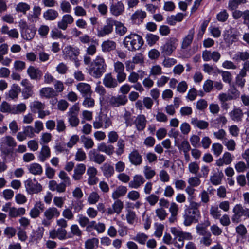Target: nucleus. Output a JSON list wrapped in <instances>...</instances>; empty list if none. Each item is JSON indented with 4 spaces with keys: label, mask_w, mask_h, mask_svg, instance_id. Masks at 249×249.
Masks as SVG:
<instances>
[{
    "label": "nucleus",
    "mask_w": 249,
    "mask_h": 249,
    "mask_svg": "<svg viewBox=\"0 0 249 249\" xmlns=\"http://www.w3.org/2000/svg\"><path fill=\"white\" fill-rule=\"evenodd\" d=\"M155 117L156 121L160 123H166L168 120L167 116L160 109L158 110Z\"/></svg>",
    "instance_id": "0e129e2a"
},
{
    "label": "nucleus",
    "mask_w": 249,
    "mask_h": 249,
    "mask_svg": "<svg viewBox=\"0 0 249 249\" xmlns=\"http://www.w3.org/2000/svg\"><path fill=\"white\" fill-rule=\"evenodd\" d=\"M148 238V235L143 232H138L132 239L140 245H144Z\"/></svg>",
    "instance_id": "a18cd8bd"
},
{
    "label": "nucleus",
    "mask_w": 249,
    "mask_h": 249,
    "mask_svg": "<svg viewBox=\"0 0 249 249\" xmlns=\"http://www.w3.org/2000/svg\"><path fill=\"white\" fill-rule=\"evenodd\" d=\"M17 144L15 139L10 135L3 137L0 140V150L2 153L7 155L13 153Z\"/></svg>",
    "instance_id": "7ed1b4c3"
},
{
    "label": "nucleus",
    "mask_w": 249,
    "mask_h": 249,
    "mask_svg": "<svg viewBox=\"0 0 249 249\" xmlns=\"http://www.w3.org/2000/svg\"><path fill=\"white\" fill-rule=\"evenodd\" d=\"M128 101L125 96L118 95L111 96L108 100L109 105L113 107H119L124 105Z\"/></svg>",
    "instance_id": "4468645a"
},
{
    "label": "nucleus",
    "mask_w": 249,
    "mask_h": 249,
    "mask_svg": "<svg viewBox=\"0 0 249 249\" xmlns=\"http://www.w3.org/2000/svg\"><path fill=\"white\" fill-rule=\"evenodd\" d=\"M86 169V165L84 164L79 163L77 164L74 169L72 178L75 180H80L83 175L85 173Z\"/></svg>",
    "instance_id": "cd10ccee"
},
{
    "label": "nucleus",
    "mask_w": 249,
    "mask_h": 249,
    "mask_svg": "<svg viewBox=\"0 0 249 249\" xmlns=\"http://www.w3.org/2000/svg\"><path fill=\"white\" fill-rule=\"evenodd\" d=\"M44 205L41 201L36 202L34 207L30 211L29 215L32 218L38 217L41 212L44 210Z\"/></svg>",
    "instance_id": "412c9836"
},
{
    "label": "nucleus",
    "mask_w": 249,
    "mask_h": 249,
    "mask_svg": "<svg viewBox=\"0 0 249 249\" xmlns=\"http://www.w3.org/2000/svg\"><path fill=\"white\" fill-rule=\"evenodd\" d=\"M82 142L83 143L84 147L87 149H91L94 145L93 140L89 137L82 136L81 137Z\"/></svg>",
    "instance_id": "4d7b16f0"
},
{
    "label": "nucleus",
    "mask_w": 249,
    "mask_h": 249,
    "mask_svg": "<svg viewBox=\"0 0 249 249\" xmlns=\"http://www.w3.org/2000/svg\"><path fill=\"white\" fill-rule=\"evenodd\" d=\"M60 7L63 13H70L72 10V7L70 2L65 0H63L60 3Z\"/></svg>",
    "instance_id": "774afa93"
},
{
    "label": "nucleus",
    "mask_w": 249,
    "mask_h": 249,
    "mask_svg": "<svg viewBox=\"0 0 249 249\" xmlns=\"http://www.w3.org/2000/svg\"><path fill=\"white\" fill-rule=\"evenodd\" d=\"M128 158L130 163L135 166L140 165L142 161V156L136 150H134L129 153Z\"/></svg>",
    "instance_id": "b1692460"
},
{
    "label": "nucleus",
    "mask_w": 249,
    "mask_h": 249,
    "mask_svg": "<svg viewBox=\"0 0 249 249\" xmlns=\"http://www.w3.org/2000/svg\"><path fill=\"white\" fill-rule=\"evenodd\" d=\"M107 65L102 56H97L91 63L89 69V73L95 78H100L106 71Z\"/></svg>",
    "instance_id": "f03ea898"
},
{
    "label": "nucleus",
    "mask_w": 249,
    "mask_h": 249,
    "mask_svg": "<svg viewBox=\"0 0 249 249\" xmlns=\"http://www.w3.org/2000/svg\"><path fill=\"white\" fill-rule=\"evenodd\" d=\"M144 177L141 175H135L132 180L129 182V187L131 188L138 189L145 182Z\"/></svg>",
    "instance_id": "bb28decb"
},
{
    "label": "nucleus",
    "mask_w": 249,
    "mask_h": 249,
    "mask_svg": "<svg viewBox=\"0 0 249 249\" xmlns=\"http://www.w3.org/2000/svg\"><path fill=\"white\" fill-rule=\"evenodd\" d=\"M67 186L60 182L57 183L55 180H52L49 182L48 187L52 191H56L59 193H64Z\"/></svg>",
    "instance_id": "a878e982"
},
{
    "label": "nucleus",
    "mask_w": 249,
    "mask_h": 249,
    "mask_svg": "<svg viewBox=\"0 0 249 249\" xmlns=\"http://www.w3.org/2000/svg\"><path fill=\"white\" fill-rule=\"evenodd\" d=\"M27 72L30 78L35 80H40L42 75L41 71L38 68L32 66L29 67Z\"/></svg>",
    "instance_id": "c85d7f7f"
},
{
    "label": "nucleus",
    "mask_w": 249,
    "mask_h": 249,
    "mask_svg": "<svg viewBox=\"0 0 249 249\" xmlns=\"http://www.w3.org/2000/svg\"><path fill=\"white\" fill-rule=\"evenodd\" d=\"M223 144L229 151H234L235 149L236 143L233 139H228L227 138L222 142Z\"/></svg>",
    "instance_id": "052dcab7"
},
{
    "label": "nucleus",
    "mask_w": 249,
    "mask_h": 249,
    "mask_svg": "<svg viewBox=\"0 0 249 249\" xmlns=\"http://www.w3.org/2000/svg\"><path fill=\"white\" fill-rule=\"evenodd\" d=\"M124 208V203L120 199L115 200V201L112 204L111 207L108 208L107 210V213L108 214H113L116 213L120 214Z\"/></svg>",
    "instance_id": "a211bd4d"
},
{
    "label": "nucleus",
    "mask_w": 249,
    "mask_h": 249,
    "mask_svg": "<svg viewBox=\"0 0 249 249\" xmlns=\"http://www.w3.org/2000/svg\"><path fill=\"white\" fill-rule=\"evenodd\" d=\"M202 57L204 61L212 60L217 62L220 59L221 54L218 51L205 50L202 52Z\"/></svg>",
    "instance_id": "f8f14e48"
},
{
    "label": "nucleus",
    "mask_w": 249,
    "mask_h": 249,
    "mask_svg": "<svg viewBox=\"0 0 249 249\" xmlns=\"http://www.w3.org/2000/svg\"><path fill=\"white\" fill-rule=\"evenodd\" d=\"M76 89L83 97L90 96L92 93L91 86L86 83L81 82L77 84Z\"/></svg>",
    "instance_id": "f3484780"
},
{
    "label": "nucleus",
    "mask_w": 249,
    "mask_h": 249,
    "mask_svg": "<svg viewBox=\"0 0 249 249\" xmlns=\"http://www.w3.org/2000/svg\"><path fill=\"white\" fill-rule=\"evenodd\" d=\"M247 2V0H229L228 8L229 10L233 11L236 9L239 5L245 4Z\"/></svg>",
    "instance_id": "09e8293b"
},
{
    "label": "nucleus",
    "mask_w": 249,
    "mask_h": 249,
    "mask_svg": "<svg viewBox=\"0 0 249 249\" xmlns=\"http://www.w3.org/2000/svg\"><path fill=\"white\" fill-rule=\"evenodd\" d=\"M112 124V122L109 118L105 115H99L95 118L93 123L94 128L99 129L103 128L106 129Z\"/></svg>",
    "instance_id": "9d476101"
},
{
    "label": "nucleus",
    "mask_w": 249,
    "mask_h": 249,
    "mask_svg": "<svg viewBox=\"0 0 249 249\" xmlns=\"http://www.w3.org/2000/svg\"><path fill=\"white\" fill-rule=\"evenodd\" d=\"M147 14L142 10H136L131 16L130 19L135 24H140L143 22L146 17Z\"/></svg>",
    "instance_id": "393cba45"
},
{
    "label": "nucleus",
    "mask_w": 249,
    "mask_h": 249,
    "mask_svg": "<svg viewBox=\"0 0 249 249\" xmlns=\"http://www.w3.org/2000/svg\"><path fill=\"white\" fill-rule=\"evenodd\" d=\"M147 120L144 115H138L134 121L136 129L139 131H142L146 127Z\"/></svg>",
    "instance_id": "7c9ffc66"
},
{
    "label": "nucleus",
    "mask_w": 249,
    "mask_h": 249,
    "mask_svg": "<svg viewBox=\"0 0 249 249\" xmlns=\"http://www.w3.org/2000/svg\"><path fill=\"white\" fill-rule=\"evenodd\" d=\"M191 123L195 127H196L202 130L206 129L209 126V123L208 122L204 120H198L197 118H192Z\"/></svg>",
    "instance_id": "e433bc0d"
},
{
    "label": "nucleus",
    "mask_w": 249,
    "mask_h": 249,
    "mask_svg": "<svg viewBox=\"0 0 249 249\" xmlns=\"http://www.w3.org/2000/svg\"><path fill=\"white\" fill-rule=\"evenodd\" d=\"M143 174L147 179H151L155 176L156 172L151 167L145 166L143 168Z\"/></svg>",
    "instance_id": "13d9d810"
},
{
    "label": "nucleus",
    "mask_w": 249,
    "mask_h": 249,
    "mask_svg": "<svg viewBox=\"0 0 249 249\" xmlns=\"http://www.w3.org/2000/svg\"><path fill=\"white\" fill-rule=\"evenodd\" d=\"M58 12L53 9H50L43 13V17L46 20H54L58 16Z\"/></svg>",
    "instance_id": "ea45409f"
},
{
    "label": "nucleus",
    "mask_w": 249,
    "mask_h": 249,
    "mask_svg": "<svg viewBox=\"0 0 249 249\" xmlns=\"http://www.w3.org/2000/svg\"><path fill=\"white\" fill-rule=\"evenodd\" d=\"M58 177L62 180L61 183L64 184L66 186H69L71 185L70 178L64 171H61L59 172Z\"/></svg>",
    "instance_id": "680f3d73"
},
{
    "label": "nucleus",
    "mask_w": 249,
    "mask_h": 249,
    "mask_svg": "<svg viewBox=\"0 0 249 249\" xmlns=\"http://www.w3.org/2000/svg\"><path fill=\"white\" fill-rule=\"evenodd\" d=\"M249 59V53L247 52H237L234 55L232 59L237 62L240 61H246Z\"/></svg>",
    "instance_id": "49530a36"
},
{
    "label": "nucleus",
    "mask_w": 249,
    "mask_h": 249,
    "mask_svg": "<svg viewBox=\"0 0 249 249\" xmlns=\"http://www.w3.org/2000/svg\"><path fill=\"white\" fill-rule=\"evenodd\" d=\"M25 187L29 194H37L42 190V185L36 181V179H28L25 181Z\"/></svg>",
    "instance_id": "1a4fd4ad"
},
{
    "label": "nucleus",
    "mask_w": 249,
    "mask_h": 249,
    "mask_svg": "<svg viewBox=\"0 0 249 249\" xmlns=\"http://www.w3.org/2000/svg\"><path fill=\"white\" fill-rule=\"evenodd\" d=\"M56 129L58 133L65 132L66 129V125L63 119L57 118L56 119Z\"/></svg>",
    "instance_id": "e2e57ef3"
},
{
    "label": "nucleus",
    "mask_w": 249,
    "mask_h": 249,
    "mask_svg": "<svg viewBox=\"0 0 249 249\" xmlns=\"http://www.w3.org/2000/svg\"><path fill=\"white\" fill-rule=\"evenodd\" d=\"M33 86L31 85H27L23 89L22 94L24 99H27L29 97L32 96L33 94V91L32 90Z\"/></svg>",
    "instance_id": "338daca9"
},
{
    "label": "nucleus",
    "mask_w": 249,
    "mask_h": 249,
    "mask_svg": "<svg viewBox=\"0 0 249 249\" xmlns=\"http://www.w3.org/2000/svg\"><path fill=\"white\" fill-rule=\"evenodd\" d=\"M40 97L49 99L57 96V93L54 89L51 87H45L42 88L39 91Z\"/></svg>",
    "instance_id": "2f4dec72"
},
{
    "label": "nucleus",
    "mask_w": 249,
    "mask_h": 249,
    "mask_svg": "<svg viewBox=\"0 0 249 249\" xmlns=\"http://www.w3.org/2000/svg\"><path fill=\"white\" fill-rule=\"evenodd\" d=\"M103 83L106 87L110 89L115 88L118 86L116 79L113 77L111 73H107L105 75Z\"/></svg>",
    "instance_id": "4be33fe9"
},
{
    "label": "nucleus",
    "mask_w": 249,
    "mask_h": 249,
    "mask_svg": "<svg viewBox=\"0 0 249 249\" xmlns=\"http://www.w3.org/2000/svg\"><path fill=\"white\" fill-rule=\"evenodd\" d=\"M67 231L62 228L52 230L49 231V237L53 239L57 238L60 240H65L67 238Z\"/></svg>",
    "instance_id": "ddd939ff"
},
{
    "label": "nucleus",
    "mask_w": 249,
    "mask_h": 249,
    "mask_svg": "<svg viewBox=\"0 0 249 249\" xmlns=\"http://www.w3.org/2000/svg\"><path fill=\"white\" fill-rule=\"evenodd\" d=\"M229 115L231 119L233 121L240 122L242 120L244 113L240 108L236 107L230 112Z\"/></svg>",
    "instance_id": "72a5a7b5"
},
{
    "label": "nucleus",
    "mask_w": 249,
    "mask_h": 249,
    "mask_svg": "<svg viewBox=\"0 0 249 249\" xmlns=\"http://www.w3.org/2000/svg\"><path fill=\"white\" fill-rule=\"evenodd\" d=\"M109 11L111 14L118 17L122 15L124 12V5L122 1L118 0H109Z\"/></svg>",
    "instance_id": "0eeeda50"
},
{
    "label": "nucleus",
    "mask_w": 249,
    "mask_h": 249,
    "mask_svg": "<svg viewBox=\"0 0 249 249\" xmlns=\"http://www.w3.org/2000/svg\"><path fill=\"white\" fill-rule=\"evenodd\" d=\"M127 191V189L126 187L119 186L112 192L111 197L114 200L119 199V198L124 196Z\"/></svg>",
    "instance_id": "c9c22d12"
},
{
    "label": "nucleus",
    "mask_w": 249,
    "mask_h": 249,
    "mask_svg": "<svg viewBox=\"0 0 249 249\" xmlns=\"http://www.w3.org/2000/svg\"><path fill=\"white\" fill-rule=\"evenodd\" d=\"M164 57L162 65L165 68H171L177 63V60L174 58Z\"/></svg>",
    "instance_id": "69168bd1"
},
{
    "label": "nucleus",
    "mask_w": 249,
    "mask_h": 249,
    "mask_svg": "<svg viewBox=\"0 0 249 249\" xmlns=\"http://www.w3.org/2000/svg\"><path fill=\"white\" fill-rule=\"evenodd\" d=\"M26 210L23 207L17 208L15 207H11L9 215L11 217H16L25 214Z\"/></svg>",
    "instance_id": "c03bdc74"
},
{
    "label": "nucleus",
    "mask_w": 249,
    "mask_h": 249,
    "mask_svg": "<svg viewBox=\"0 0 249 249\" xmlns=\"http://www.w3.org/2000/svg\"><path fill=\"white\" fill-rule=\"evenodd\" d=\"M51 156V150L46 145H42L40 151L39 152L38 159L41 162H44Z\"/></svg>",
    "instance_id": "c756f323"
},
{
    "label": "nucleus",
    "mask_w": 249,
    "mask_h": 249,
    "mask_svg": "<svg viewBox=\"0 0 249 249\" xmlns=\"http://www.w3.org/2000/svg\"><path fill=\"white\" fill-rule=\"evenodd\" d=\"M123 44L128 51L133 52L140 50L143 45L142 37L136 33H131L123 40Z\"/></svg>",
    "instance_id": "f257e3e1"
},
{
    "label": "nucleus",
    "mask_w": 249,
    "mask_h": 249,
    "mask_svg": "<svg viewBox=\"0 0 249 249\" xmlns=\"http://www.w3.org/2000/svg\"><path fill=\"white\" fill-rule=\"evenodd\" d=\"M60 215V211L55 207H50L47 208L43 213L44 218L41 223L45 227H49L52 221L55 218L58 217Z\"/></svg>",
    "instance_id": "423d86ee"
},
{
    "label": "nucleus",
    "mask_w": 249,
    "mask_h": 249,
    "mask_svg": "<svg viewBox=\"0 0 249 249\" xmlns=\"http://www.w3.org/2000/svg\"><path fill=\"white\" fill-rule=\"evenodd\" d=\"M223 176V173L219 169L213 170L210 177V182L213 185H218L221 183Z\"/></svg>",
    "instance_id": "aec40b11"
},
{
    "label": "nucleus",
    "mask_w": 249,
    "mask_h": 249,
    "mask_svg": "<svg viewBox=\"0 0 249 249\" xmlns=\"http://www.w3.org/2000/svg\"><path fill=\"white\" fill-rule=\"evenodd\" d=\"M29 173L34 175H41L43 173L42 166L38 163H32L27 166Z\"/></svg>",
    "instance_id": "473e14b6"
},
{
    "label": "nucleus",
    "mask_w": 249,
    "mask_h": 249,
    "mask_svg": "<svg viewBox=\"0 0 249 249\" xmlns=\"http://www.w3.org/2000/svg\"><path fill=\"white\" fill-rule=\"evenodd\" d=\"M234 156L229 152H225L222 157L216 161V165L217 166H222L224 165L230 164L233 160Z\"/></svg>",
    "instance_id": "6ab92c4d"
},
{
    "label": "nucleus",
    "mask_w": 249,
    "mask_h": 249,
    "mask_svg": "<svg viewBox=\"0 0 249 249\" xmlns=\"http://www.w3.org/2000/svg\"><path fill=\"white\" fill-rule=\"evenodd\" d=\"M30 108L33 113H36L42 109L45 108V105L38 101H34L30 105Z\"/></svg>",
    "instance_id": "a19ab883"
},
{
    "label": "nucleus",
    "mask_w": 249,
    "mask_h": 249,
    "mask_svg": "<svg viewBox=\"0 0 249 249\" xmlns=\"http://www.w3.org/2000/svg\"><path fill=\"white\" fill-rule=\"evenodd\" d=\"M99 240L96 238H93L87 240L85 242V248L86 249H94L98 247Z\"/></svg>",
    "instance_id": "5fc2aeb1"
},
{
    "label": "nucleus",
    "mask_w": 249,
    "mask_h": 249,
    "mask_svg": "<svg viewBox=\"0 0 249 249\" xmlns=\"http://www.w3.org/2000/svg\"><path fill=\"white\" fill-rule=\"evenodd\" d=\"M210 225V223L208 222L207 223H199L196 227V233L201 236H205V235L210 233L207 229V227Z\"/></svg>",
    "instance_id": "79ce46f5"
},
{
    "label": "nucleus",
    "mask_w": 249,
    "mask_h": 249,
    "mask_svg": "<svg viewBox=\"0 0 249 249\" xmlns=\"http://www.w3.org/2000/svg\"><path fill=\"white\" fill-rule=\"evenodd\" d=\"M30 9V6L25 2H19L16 5L15 8V10L17 12L22 13L23 14H25Z\"/></svg>",
    "instance_id": "603ef678"
},
{
    "label": "nucleus",
    "mask_w": 249,
    "mask_h": 249,
    "mask_svg": "<svg viewBox=\"0 0 249 249\" xmlns=\"http://www.w3.org/2000/svg\"><path fill=\"white\" fill-rule=\"evenodd\" d=\"M195 33L194 28H192L189 30L188 34L182 38L180 46L181 51L187 50L191 46L194 39Z\"/></svg>",
    "instance_id": "9b49d317"
},
{
    "label": "nucleus",
    "mask_w": 249,
    "mask_h": 249,
    "mask_svg": "<svg viewBox=\"0 0 249 249\" xmlns=\"http://www.w3.org/2000/svg\"><path fill=\"white\" fill-rule=\"evenodd\" d=\"M125 141L123 139H119L117 142V149L115 151L116 154L117 156H120L124 152L125 148Z\"/></svg>",
    "instance_id": "3c124183"
},
{
    "label": "nucleus",
    "mask_w": 249,
    "mask_h": 249,
    "mask_svg": "<svg viewBox=\"0 0 249 249\" xmlns=\"http://www.w3.org/2000/svg\"><path fill=\"white\" fill-rule=\"evenodd\" d=\"M248 208H244L241 204H236L233 209V215L231 220L233 223H237L241 221V218L244 216L248 218Z\"/></svg>",
    "instance_id": "6e6552de"
},
{
    "label": "nucleus",
    "mask_w": 249,
    "mask_h": 249,
    "mask_svg": "<svg viewBox=\"0 0 249 249\" xmlns=\"http://www.w3.org/2000/svg\"><path fill=\"white\" fill-rule=\"evenodd\" d=\"M88 155L90 160L99 164L102 163L106 160V157L97 152L95 149L90 150Z\"/></svg>",
    "instance_id": "5701e85b"
},
{
    "label": "nucleus",
    "mask_w": 249,
    "mask_h": 249,
    "mask_svg": "<svg viewBox=\"0 0 249 249\" xmlns=\"http://www.w3.org/2000/svg\"><path fill=\"white\" fill-rule=\"evenodd\" d=\"M74 22V18L70 14H65L62 16L61 20L57 22V27L59 29L66 30L68 28V25L71 24Z\"/></svg>",
    "instance_id": "dca6fc26"
},
{
    "label": "nucleus",
    "mask_w": 249,
    "mask_h": 249,
    "mask_svg": "<svg viewBox=\"0 0 249 249\" xmlns=\"http://www.w3.org/2000/svg\"><path fill=\"white\" fill-rule=\"evenodd\" d=\"M114 26H115L117 34L120 36L124 35L127 32V28L120 21L115 20Z\"/></svg>",
    "instance_id": "8fccbe9b"
},
{
    "label": "nucleus",
    "mask_w": 249,
    "mask_h": 249,
    "mask_svg": "<svg viewBox=\"0 0 249 249\" xmlns=\"http://www.w3.org/2000/svg\"><path fill=\"white\" fill-rule=\"evenodd\" d=\"M103 175L107 178L112 177L115 173L113 166L109 163H104L101 167Z\"/></svg>",
    "instance_id": "f704fd0d"
},
{
    "label": "nucleus",
    "mask_w": 249,
    "mask_h": 249,
    "mask_svg": "<svg viewBox=\"0 0 249 249\" xmlns=\"http://www.w3.org/2000/svg\"><path fill=\"white\" fill-rule=\"evenodd\" d=\"M114 24L115 19L112 17L107 18L104 25H98L96 27L97 36L99 37H102L111 34L113 31Z\"/></svg>",
    "instance_id": "20e7f679"
},
{
    "label": "nucleus",
    "mask_w": 249,
    "mask_h": 249,
    "mask_svg": "<svg viewBox=\"0 0 249 249\" xmlns=\"http://www.w3.org/2000/svg\"><path fill=\"white\" fill-rule=\"evenodd\" d=\"M116 43L115 41L107 40L102 42L101 45L102 50L104 52H108L115 49Z\"/></svg>",
    "instance_id": "58836bf2"
},
{
    "label": "nucleus",
    "mask_w": 249,
    "mask_h": 249,
    "mask_svg": "<svg viewBox=\"0 0 249 249\" xmlns=\"http://www.w3.org/2000/svg\"><path fill=\"white\" fill-rule=\"evenodd\" d=\"M65 58L70 60L75 59L80 53L79 50L77 47H74L71 46H67L65 47L63 50Z\"/></svg>",
    "instance_id": "2eb2a0df"
},
{
    "label": "nucleus",
    "mask_w": 249,
    "mask_h": 249,
    "mask_svg": "<svg viewBox=\"0 0 249 249\" xmlns=\"http://www.w3.org/2000/svg\"><path fill=\"white\" fill-rule=\"evenodd\" d=\"M185 212L190 216H192V217L195 220V223L197 222L201 217L200 212L199 210H193L188 208L185 210Z\"/></svg>",
    "instance_id": "864d4df0"
},
{
    "label": "nucleus",
    "mask_w": 249,
    "mask_h": 249,
    "mask_svg": "<svg viewBox=\"0 0 249 249\" xmlns=\"http://www.w3.org/2000/svg\"><path fill=\"white\" fill-rule=\"evenodd\" d=\"M162 73V68L159 65H153L150 69L149 76H156L160 75Z\"/></svg>",
    "instance_id": "bf43d9fd"
},
{
    "label": "nucleus",
    "mask_w": 249,
    "mask_h": 249,
    "mask_svg": "<svg viewBox=\"0 0 249 249\" xmlns=\"http://www.w3.org/2000/svg\"><path fill=\"white\" fill-rule=\"evenodd\" d=\"M98 150L99 151L104 152L106 154L111 156L114 153V147L112 145H107L103 142L98 146Z\"/></svg>",
    "instance_id": "4c0bfd02"
},
{
    "label": "nucleus",
    "mask_w": 249,
    "mask_h": 249,
    "mask_svg": "<svg viewBox=\"0 0 249 249\" xmlns=\"http://www.w3.org/2000/svg\"><path fill=\"white\" fill-rule=\"evenodd\" d=\"M45 229L43 227H38L36 230L33 231L31 235V238L33 241L40 240L43 236Z\"/></svg>",
    "instance_id": "37998d69"
},
{
    "label": "nucleus",
    "mask_w": 249,
    "mask_h": 249,
    "mask_svg": "<svg viewBox=\"0 0 249 249\" xmlns=\"http://www.w3.org/2000/svg\"><path fill=\"white\" fill-rule=\"evenodd\" d=\"M137 215L134 211L129 210L126 214V219L127 223L133 225L137 221Z\"/></svg>",
    "instance_id": "6e6d98bb"
},
{
    "label": "nucleus",
    "mask_w": 249,
    "mask_h": 249,
    "mask_svg": "<svg viewBox=\"0 0 249 249\" xmlns=\"http://www.w3.org/2000/svg\"><path fill=\"white\" fill-rule=\"evenodd\" d=\"M178 43V40L176 37H171L167 39L165 43L160 47L161 54L163 56L171 55L176 50Z\"/></svg>",
    "instance_id": "39448f33"
},
{
    "label": "nucleus",
    "mask_w": 249,
    "mask_h": 249,
    "mask_svg": "<svg viewBox=\"0 0 249 249\" xmlns=\"http://www.w3.org/2000/svg\"><path fill=\"white\" fill-rule=\"evenodd\" d=\"M20 91V87L18 85L14 84L13 85L11 89L8 91V96L12 100L17 99Z\"/></svg>",
    "instance_id": "de8ad7c7"
}]
</instances>
